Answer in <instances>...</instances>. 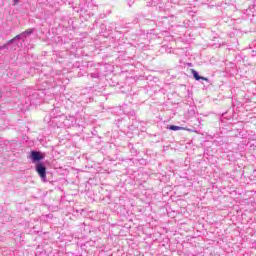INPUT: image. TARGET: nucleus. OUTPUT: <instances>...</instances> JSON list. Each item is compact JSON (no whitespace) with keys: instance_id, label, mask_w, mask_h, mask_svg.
<instances>
[{"instance_id":"2","label":"nucleus","mask_w":256,"mask_h":256,"mask_svg":"<svg viewBox=\"0 0 256 256\" xmlns=\"http://www.w3.org/2000/svg\"><path fill=\"white\" fill-rule=\"evenodd\" d=\"M45 159V154L44 153H41V152H37V151H34L33 152V161H41Z\"/></svg>"},{"instance_id":"4","label":"nucleus","mask_w":256,"mask_h":256,"mask_svg":"<svg viewBox=\"0 0 256 256\" xmlns=\"http://www.w3.org/2000/svg\"><path fill=\"white\" fill-rule=\"evenodd\" d=\"M169 129L170 131H191V129L189 128L175 126V125H170Z\"/></svg>"},{"instance_id":"6","label":"nucleus","mask_w":256,"mask_h":256,"mask_svg":"<svg viewBox=\"0 0 256 256\" xmlns=\"http://www.w3.org/2000/svg\"><path fill=\"white\" fill-rule=\"evenodd\" d=\"M19 4V0H12V5H18Z\"/></svg>"},{"instance_id":"3","label":"nucleus","mask_w":256,"mask_h":256,"mask_svg":"<svg viewBox=\"0 0 256 256\" xmlns=\"http://www.w3.org/2000/svg\"><path fill=\"white\" fill-rule=\"evenodd\" d=\"M191 73L194 77V79H196V81H209L208 78H205L203 76H199V73L197 71H195L194 69H191Z\"/></svg>"},{"instance_id":"7","label":"nucleus","mask_w":256,"mask_h":256,"mask_svg":"<svg viewBox=\"0 0 256 256\" xmlns=\"http://www.w3.org/2000/svg\"><path fill=\"white\" fill-rule=\"evenodd\" d=\"M30 157H33V151L30 152Z\"/></svg>"},{"instance_id":"5","label":"nucleus","mask_w":256,"mask_h":256,"mask_svg":"<svg viewBox=\"0 0 256 256\" xmlns=\"http://www.w3.org/2000/svg\"><path fill=\"white\" fill-rule=\"evenodd\" d=\"M19 39V36L14 37L13 39L9 40L7 42V45H12V43H15V40Z\"/></svg>"},{"instance_id":"1","label":"nucleus","mask_w":256,"mask_h":256,"mask_svg":"<svg viewBox=\"0 0 256 256\" xmlns=\"http://www.w3.org/2000/svg\"><path fill=\"white\" fill-rule=\"evenodd\" d=\"M36 173H38L39 177L45 181L47 179V167L43 162H37L35 165Z\"/></svg>"}]
</instances>
